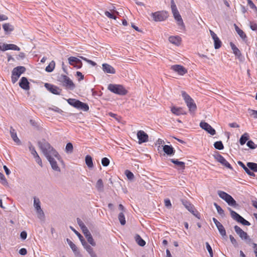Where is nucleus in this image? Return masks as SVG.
<instances>
[{"label":"nucleus","instance_id":"f257e3e1","mask_svg":"<svg viewBox=\"0 0 257 257\" xmlns=\"http://www.w3.org/2000/svg\"><path fill=\"white\" fill-rule=\"evenodd\" d=\"M38 145L46 157L52 155L58 160H60V157L58 152L47 142L40 141L38 142Z\"/></svg>","mask_w":257,"mask_h":257},{"label":"nucleus","instance_id":"f03ea898","mask_svg":"<svg viewBox=\"0 0 257 257\" xmlns=\"http://www.w3.org/2000/svg\"><path fill=\"white\" fill-rule=\"evenodd\" d=\"M182 96L189 108L190 113L194 114L197 109V106L194 100L185 91H182Z\"/></svg>","mask_w":257,"mask_h":257},{"label":"nucleus","instance_id":"7ed1b4c3","mask_svg":"<svg viewBox=\"0 0 257 257\" xmlns=\"http://www.w3.org/2000/svg\"><path fill=\"white\" fill-rule=\"evenodd\" d=\"M67 102L74 107L83 110L84 111H87L89 110V106L86 103H84L74 98H69L67 99Z\"/></svg>","mask_w":257,"mask_h":257},{"label":"nucleus","instance_id":"20e7f679","mask_svg":"<svg viewBox=\"0 0 257 257\" xmlns=\"http://www.w3.org/2000/svg\"><path fill=\"white\" fill-rule=\"evenodd\" d=\"M108 89L111 92L120 95H125L127 91L121 85L110 84L108 86Z\"/></svg>","mask_w":257,"mask_h":257},{"label":"nucleus","instance_id":"39448f33","mask_svg":"<svg viewBox=\"0 0 257 257\" xmlns=\"http://www.w3.org/2000/svg\"><path fill=\"white\" fill-rule=\"evenodd\" d=\"M217 194L219 197L224 200L229 206L235 207L237 205L235 200L227 193L219 190L217 191Z\"/></svg>","mask_w":257,"mask_h":257},{"label":"nucleus","instance_id":"423d86ee","mask_svg":"<svg viewBox=\"0 0 257 257\" xmlns=\"http://www.w3.org/2000/svg\"><path fill=\"white\" fill-rule=\"evenodd\" d=\"M26 71V68L24 66H17L13 69L12 72L11 79L13 83H15L18 80L22 74Z\"/></svg>","mask_w":257,"mask_h":257},{"label":"nucleus","instance_id":"0eeeda50","mask_svg":"<svg viewBox=\"0 0 257 257\" xmlns=\"http://www.w3.org/2000/svg\"><path fill=\"white\" fill-rule=\"evenodd\" d=\"M58 80L63 84V85L67 88H70V89H73L75 87L73 81L65 75H61L58 78Z\"/></svg>","mask_w":257,"mask_h":257},{"label":"nucleus","instance_id":"6e6552de","mask_svg":"<svg viewBox=\"0 0 257 257\" xmlns=\"http://www.w3.org/2000/svg\"><path fill=\"white\" fill-rule=\"evenodd\" d=\"M151 16L155 22L164 21L166 20L168 16V13L166 11H158L151 14Z\"/></svg>","mask_w":257,"mask_h":257},{"label":"nucleus","instance_id":"1a4fd4ad","mask_svg":"<svg viewBox=\"0 0 257 257\" xmlns=\"http://www.w3.org/2000/svg\"><path fill=\"white\" fill-rule=\"evenodd\" d=\"M181 202L184 207L193 215L196 216L198 219L200 218L199 213L195 210V207L193 205H192L190 202L185 199H182Z\"/></svg>","mask_w":257,"mask_h":257},{"label":"nucleus","instance_id":"9d476101","mask_svg":"<svg viewBox=\"0 0 257 257\" xmlns=\"http://www.w3.org/2000/svg\"><path fill=\"white\" fill-rule=\"evenodd\" d=\"M215 159L222 165L226 167V168L232 170L233 168L231 165L225 160V159L221 156L219 153H217L216 155H214Z\"/></svg>","mask_w":257,"mask_h":257},{"label":"nucleus","instance_id":"9b49d317","mask_svg":"<svg viewBox=\"0 0 257 257\" xmlns=\"http://www.w3.org/2000/svg\"><path fill=\"white\" fill-rule=\"evenodd\" d=\"M68 60L69 64L73 66L77 69H80L82 66V63L81 61L75 57L71 56L68 58Z\"/></svg>","mask_w":257,"mask_h":257},{"label":"nucleus","instance_id":"f8f14e48","mask_svg":"<svg viewBox=\"0 0 257 257\" xmlns=\"http://www.w3.org/2000/svg\"><path fill=\"white\" fill-rule=\"evenodd\" d=\"M200 126L211 135H214L216 134L215 130L208 123L205 121H201Z\"/></svg>","mask_w":257,"mask_h":257},{"label":"nucleus","instance_id":"ddd939ff","mask_svg":"<svg viewBox=\"0 0 257 257\" xmlns=\"http://www.w3.org/2000/svg\"><path fill=\"white\" fill-rule=\"evenodd\" d=\"M171 69L182 76L187 72V70L184 66L180 65H172L171 67Z\"/></svg>","mask_w":257,"mask_h":257},{"label":"nucleus","instance_id":"4468645a","mask_svg":"<svg viewBox=\"0 0 257 257\" xmlns=\"http://www.w3.org/2000/svg\"><path fill=\"white\" fill-rule=\"evenodd\" d=\"M45 87L52 93L56 95H59L62 89L59 88L58 87L49 83H45Z\"/></svg>","mask_w":257,"mask_h":257},{"label":"nucleus","instance_id":"2eb2a0df","mask_svg":"<svg viewBox=\"0 0 257 257\" xmlns=\"http://www.w3.org/2000/svg\"><path fill=\"white\" fill-rule=\"evenodd\" d=\"M139 143L142 144L148 141V135L143 131H139L137 133Z\"/></svg>","mask_w":257,"mask_h":257},{"label":"nucleus","instance_id":"dca6fc26","mask_svg":"<svg viewBox=\"0 0 257 257\" xmlns=\"http://www.w3.org/2000/svg\"><path fill=\"white\" fill-rule=\"evenodd\" d=\"M234 228L235 232L242 239L247 240L249 238V236L247 233L242 230V229H241L238 226H234Z\"/></svg>","mask_w":257,"mask_h":257},{"label":"nucleus","instance_id":"f3484780","mask_svg":"<svg viewBox=\"0 0 257 257\" xmlns=\"http://www.w3.org/2000/svg\"><path fill=\"white\" fill-rule=\"evenodd\" d=\"M46 158L49 161L52 168L54 170L57 172H60V168L58 167L56 161L54 158H53L52 155H50L46 157Z\"/></svg>","mask_w":257,"mask_h":257},{"label":"nucleus","instance_id":"a211bd4d","mask_svg":"<svg viewBox=\"0 0 257 257\" xmlns=\"http://www.w3.org/2000/svg\"><path fill=\"white\" fill-rule=\"evenodd\" d=\"M175 20L177 21V24L180 27V29L184 30L185 29V25L183 23L181 16L179 12L173 14Z\"/></svg>","mask_w":257,"mask_h":257},{"label":"nucleus","instance_id":"6ab92c4d","mask_svg":"<svg viewBox=\"0 0 257 257\" xmlns=\"http://www.w3.org/2000/svg\"><path fill=\"white\" fill-rule=\"evenodd\" d=\"M1 50L3 51H5L9 50H13L15 51H20V48L15 44H4L2 47Z\"/></svg>","mask_w":257,"mask_h":257},{"label":"nucleus","instance_id":"aec40b11","mask_svg":"<svg viewBox=\"0 0 257 257\" xmlns=\"http://www.w3.org/2000/svg\"><path fill=\"white\" fill-rule=\"evenodd\" d=\"M29 82L27 78L23 77L21 78L20 82L19 85L23 89L27 90L30 89Z\"/></svg>","mask_w":257,"mask_h":257},{"label":"nucleus","instance_id":"412c9836","mask_svg":"<svg viewBox=\"0 0 257 257\" xmlns=\"http://www.w3.org/2000/svg\"><path fill=\"white\" fill-rule=\"evenodd\" d=\"M102 70L105 73L110 74H115V69L108 64L104 63L102 64Z\"/></svg>","mask_w":257,"mask_h":257},{"label":"nucleus","instance_id":"4be33fe9","mask_svg":"<svg viewBox=\"0 0 257 257\" xmlns=\"http://www.w3.org/2000/svg\"><path fill=\"white\" fill-rule=\"evenodd\" d=\"M172 112L176 115H184L186 114V112L181 107H177L175 106H173L171 109Z\"/></svg>","mask_w":257,"mask_h":257},{"label":"nucleus","instance_id":"5701e85b","mask_svg":"<svg viewBox=\"0 0 257 257\" xmlns=\"http://www.w3.org/2000/svg\"><path fill=\"white\" fill-rule=\"evenodd\" d=\"M163 151L168 156L173 155L175 152L172 146L167 145L163 146Z\"/></svg>","mask_w":257,"mask_h":257},{"label":"nucleus","instance_id":"b1692460","mask_svg":"<svg viewBox=\"0 0 257 257\" xmlns=\"http://www.w3.org/2000/svg\"><path fill=\"white\" fill-rule=\"evenodd\" d=\"M230 47L233 51V54L237 57L238 59H240L241 56V53L240 50L236 47V46L232 43H230Z\"/></svg>","mask_w":257,"mask_h":257},{"label":"nucleus","instance_id":"393cba45","mask_svg":"<svg viewBox=\"0 0 257 257\" xmlns=\"http://www.w3.org/2000/svg\"><path fill=\"white\" fill-rule=\"evenodd\" d=\"M3 28L6 34H9L14 30V27L9 23L4 24Z\"/></svg>","mask_w":257,"mask_h":257},{"label":"nucleus","instance_id":"a878e982","mask_svg":"<svg viewBox=\"0 0 257 257\" xmlns=\"http://www.w3.org/2000/svg\"><path fill=\"white\" fill-rule=\"evenodd\" d=\"M10 134L12 138L15 142L17 143H20V141L17 137L16 132L13 127H11L10 128Z\"/></svg>","mask_w":257,"mask_h":257},{"label":"nucleus","instance_id":"bb28decb","mask_svg":"<svg viewBox=\"0 0 257 257\" xmlns=\"http://www.w3.org/2000/svg\"><path fill=\"white\" fill-rule=\"evenodd\" d=\"M170 161L172 163L179 167L180 169L182 170L185 169V166L184 162L179 161L177 159H170Z\"/></svg>","mask_w":257,"mask_h":257},{"label":"nucleus","instance_id":"cd10ccee","mask_svg":"<svg viewBox=\"0 0 257 257\" xmlns=\"http://www.w3.org/2000/svg\"><path fill=\"white\" fill-rule=\"evenodd\" d=\"M170 43L178 45L180 43L181 39L179 37L170 36L169 38Z\"/></svg>","mask_w":257,"mask_h":257},{"label":"nucleus","instance_id":"c85d7f7f","mask_svg":"<svg viewBox=\"0 0 257 257\" xmlns=\"http://www.w3.org/2000/svg\"><path fill=\"white\" fill-rule=\"evenodd\" d=\"M249 139V135L247 133L243 134L239 139V143L241 145L245 144L246 142Z\"/></svg>","mask_w":257,"mask_h":257},{"label":"nucleus","instance_id":"c756f323","mask_svg":"<svg viewBox=\"0 0 257 257\" xmlns=\"http://www.w3.org/2000/svg\"><path fill=\"white\" fill-rule=\"evenodd\" d=\"M229 210L230 211L231 217L234 220H235L238 222V220H239V219H240V217H241V216H240L239 214H238L235 211H233V210H232L230 208H229Z\"/></svg>","mask_w":257,"mask_h":257},{"label":"nucleus","instance_id":"7c9ffc66","mask_svg":"<svg viewBox=\"0 0 257 257\" xmlns=\"http://www.w3.org/2000/svg\"><path fill=\"white\" fill-rule=\"evenodd\" d=\"M135 240L137 243L141 246H144L146 244L145 241L139 234H137L135 236Z\"/></svg>","mask_w":257,"mask_h":257},{"label":"nucleus","instance_id":"2f4dec72","mask_svg":"<svg viewBox=\"0 0 257 257\" xmlns=\"http://www.w3.org/2000/svg\"><path fill=\"white\" fill-rule=\"evenodd\" d=\"M96 188L99 192H102L103 191V183L101 179L97 180L96 184Z\"/></svg>","mask_w":257,"mask_h":257},{"label":"nucleus","instance_id":"473e14b6","mask_svg":"<svg viewBox=\"0 0 257 257\" xmlns=\"http://www.w3.org/2000/svg\"><path fill=\"white\" fill-rule=\"evenodd\" d=\"M55 67V62L52 60L49 65L46 67L45 70L47 72H52Z\"/></svg>","mask_w":257,"mask_h":257},{"label":"nucleus","instance_id":"72a5a7b5","mask_svg":"<svg viewBox=\"0 0 257 257\" xmlns=\"http://www.w3.org/2000/svg\"><path fill=\"white\" fill-rule=\"evenodd\" d=\"M85 163L88 168H92L93 166L92 158L89 155H87L85 157Z\"/></svg>","mask_w":257,"mask_h":257},{"label":"nucleus","instance_id":"f704fd0d","mask_svg":"<svg viewBox=\"0 0 257 257\" xmlns=\"http://www.w3.org/2000/svg\"><path fill=\"white\" fill-rule=\"evenodd\" d=\"M33 156L34 159H35L36 162L41 167H42V162L41 160V159L39 157V155L38 154L37 152L36 151L34 153L31 154Z\"/></svg>","mask_w":257,"mask_h":257},{"label":"nucleus","instance_id":"c9c22d12","mask_svg":"<svg viewBox=\"0 0 257 257\" xmlns=\"http://www.w3.org/2000/svg\"><path fill=\"white\" fill-rule=\"evenodd\" d=\"M248 168L253 172H257V164L252 162H248L246 164Z\"/></svg>","mask_w":257,"mask_h":257},{"label":"nucleus","instance_id":"e433bc0d","mask_svg":"<svg viewBox=\"0 0 257 257\" xmlns=\"http://www.w3.org/2000/svg\"><path fill=\"white\" fill-rule=\"evenodd\" d=\"M34 206L36 210L40 209L41 202L39 198L34 197Z\"/></svg>","mask_w":257,"mask_h":257},{"label":"nucleus","instance_id":"4c0bfd02","mask_svg":"<svg viewBox=\"0 0 257 257\" xmlns=\"http://www.w3.org/2000/svg\"><path fill=\"white\" fill-rule=\"evenodd\" d=\"M214 147L216 149L222 150L224 149V146L221 141H217L214 143Z\"/></svg>","mask_w":257,"mask_h":257},{"label":"nucleus","instance_id":"58836bf2","mask_svg":"<svg viewBox=\"0 0 257 257\" xmlns=\"http://www.w3.org/2000/svg\"><path fill=\"white\" fill-rule=\"evenodd\" d=\"M171 8L172 14L179 12V11L177 9V6H176L174 0H171Z\"/></svg>","mask_w":257,"mask_h":257},{"label":"nucleus","instance_id":"ea45409f","mask_svg":"<svg viewBox=\"0 0 257 257\" xmlns=\"http://www.w3.org/2000/svg\"><path fill=\"white\" fill-rule=\"evenodd\" d=\"M73 147L71 143H68L66 144L65 151L67 153H71L73 152Z\"/></svg>","mask_w":257,"mask_h":257},{"label":"nucleus","instance_id":"a19ab883","mask_svg":"<svg viewBox=\"0 0 257 257\" xmlns=\"http://www.w3.org/2000/svg\"><path fill=\"white\" fill-rule=\"evenodd\" d=\"M118 219L120 224L122 225H124L126 223L125 217L124 214L122 212H120L118 214Z\"/></svg>","mask_w":257,"mask_h":257},{"label":"nucleus","instance_id":"79ce46f5","mask_svg":"<svg viewBox=\"0 0 257 257\" xmlns=\"http://www.w3.org/2000/svg\"><path fill=\"white\" fill-rule=\"evenodd\" d=\"M86 238L87 239L88 242L92 246H95L96 245L95 242L94 241L91 234L86 235Z\"/></svg>","mask_w":257,"mask_h":257},{"label":"nucleus","instance_id":"37998d69","mask_svg":"<svg viewBox=\"0 0 257 257\" xmlns=\"http://www.w3.org/2000/svg\"><path fill=\"white\" fill-rule=\"evenodd\" d=\"M213 205L215 207L218 213L221 216H223L224 215V210L221 208V207L219 205H218L216 203H214Z\"/></svg>","mask_w":257,"mask_h":257},{"label":"nucleus","instance_id":"c03bdc74","mask_svg":"<svg viewBox=\"0 0 257 257\" xmlns=\"http://www.w3.org/2000/svg\"><path fill=\"white\" fill-rule=\"evenodd\" d=\"M236 31L237 33V34L239 35V36L243 39H245L246 38V36L245 34L243 32L242 30L240 29L239 28L236 27Z\"/></svg>","mask_w":257,"mask_h":257},{"label":"nucleus","instance_id":"a18cd8bd","mask_svg":"<svg viewBox=\"0 0 257 257\" xmlns=\"http://www.w3.org/2000/svg\"><path fill=\"white\" fill-rule=\"evenodd\" d=\"M213 41L214 43V48L215 49H218L221 47L222 43L219 38H217Z\"/></svg>","mask_w":257,"mask_h":257},{"label":"nucleus","instance_id":"49530a36","mask_svg":"<svg viewBox=\"0 0 257 257\" xmlns=\"http://www.w3.org/2000/svg\"><path fill=\"white\" fill-rule=\"evenodd\" d=\"M217 229H218V231L219 232L220 234H221V235H222L223 237L226 236V230H225L224 227H223V226L222 225V224L221 225H220V226H219L218 227H217Z\"/></svg>","mask_w":257,"mask_h":257},{"label":"nucleus","instance_id":"de8ad7c7","mask_svg":"<svg viewBox=\"0 0 257 257\" xmlns=\"http://www.w3.org/2000/svg\"><path fill=\"white\" fill-rule=\"evenodd\" d=\"M205 244H206V249L209 253L210 256L213 257V250L212 249L211 246H210V245L209 244V243L208 242H206L205 243Z\"/></svg>","mask_w":257,"mask_h":257},{"label":"nucleus","instance_id":"09e8293b","mask_svg":"<svg viewBox=\"0 0 257 257\" xmlns=\"http://www.w3.org/2000/svg\"><path fill=\"white\" fill-rule=\"evenodd\" d=\"M246 145L251 149H254L257 148V145H255L253 142L251 140L247 142Z\"/></svg>","mask_w":257,"mask_h":257},{"label":"nucleus","instance_id":"8fccbe9b","mask_svg":"<svg viewBox=\"0 0 257 257\" xmlns=\"http://www.w3.org/2000/svg\"><path fill=\"white\" fill-rule=\"evenodd\" d=\"M125 175L129 180H132L134 177V174L128 170L125 171Z\"/></svg>","mask_w":257,"mask_h":257},{"label":"nucleus","instance_id":"3c124183","mask_svg":"<svg viewBox=\"0 0 257 257\" xmlns=\"http://www.w3.org/2000/svg\"><path fill=\"white\" fill-rule=\"evenodd\" d=\"M0 182L3 185H7L8 182L4 175L0 172Z\"/></svg>","mask_w":257,"mask_h":257},{"label":"nucleus","instance_id":"603ef678","mask_svg":"<svg viewBox=\"0 0 257 257\" xmlns=\"http://www.w3.org/2000/svg\"><path fill=\"white\" fill-rule=\"evenodd\" d=\"M109 160L106 157L103 158L101 160V164L104 167L108 166L109 165Z\"/></svg>","mask_w":257,"mask_h":257},{"label":"nucleus","instance_id":"864d4df0","mask_svg":"<svg viewBox=\"0 0 257 257\" xmlns=\"http://www.w3.org/2000/svg\"><path fill=\"white\" fill-rule=\"evenodd\" d=\"M37 213L38 214V217L39 219H44L45 215L43 211L41 208L40 209H39L38 210H36Z\"/></svg>","mask_w":257,"mask_h":257},{"label":"nucleus","instance_id":"5fc2aeb1","mask_svg":"<svg viewBox=\"0 0 257 257\" xmlns=\"http://www.w3.org/2000/svg\"><path fill=\"white\" fill-rule=\"evenodd\" d=\"M238 222H239L244 225L249 226L250 225V223L242 216L240 217V219H239Z\"/></svg>","mask_w":257,"mask_h":257},{"label":"nucleus","instance_id":"6e6d98bb","mask_svg":"<svg viewBox=\"0 0 257 257\" xmlns=\"http://www.w3.org/2000/svg\"><path fill=\"white\" fill-rule=\"evenodd\" d=\"M244 170L246 173V174L247 175H248L249 176H250L251 177H255V174L253 172H251L250 171L251 170L249 168H248L247 166L246 168H245V169Z\"/></svg>","mask_w":257,"mask_h":257},{"label":"nucleus","instance_id":"4d7b16f0","mask_svg":"<svg viewBox=\"0 0 257 257\" xmlns=\"http://www.w3.org/2000/svg\"><path fill=\"white\" fill-rule=\"evenodd\" d=\"M247 4L250 7V8L254 10V11H257V8L253 4V3L251 0H247Z\"/></svg>","mask_w":257,"mask_h":257},{"label":"nucleus","instance_id":"13d9d810","mask_svg":"<svg viewBox=\"0 0 257 257\" xmlns=\"http://www.w3.org/2000/svg\"><path fill=\"white\" fill-rule=\"evenodd\" d=\"M67 241L72 250H75L76 248H77L76 245L74 243H73L70 239L67 238Z\"/></svg>","mask_w":257,"mask_h":257},{"label":"nucleus","instance_id":"bf43d9fd","mask_svg":"<svg viewBox=\"0 0 257 257\" xmlns=\"http://www.w3.org/2000/svg\"><path fill=\"white\" fill-rule=\"evenodd\" d=\"M70 228L77 235V236L78 237L80 240L81 239H82L83 238H84L83 237V236L80 233H79L77 230H76L73 227L70 226Z\"/></svg>","mask_w":257,"mask_h":257},{"label":"nucleus","instance_id":"052dcab7","mask_svg":"<svg viewBox=\"0 0 257 257\" xmlns=\"http://www.w3.org/2000/svg\"><path fill=\"white\" fill-rule=\"evenodd\" d=\"M229 238H230V241L232 243V244L235 247H236L238 245L237 242L236 240V239L234 238V237L232 235H229Z\"/></svg>","mask_w":257,"mask_h":257},{"label":"nucleus","instance_id":"680f3d73","mask_svg":"<svg viewBox=\"0 0 257 257\" xmlns=\"http://www.w3.org/2000/svg\"><path fill=\"white\" fill-rule=\"evenodd\" d=\"M105 15L109 18L113 19L114 20H116V17L114 16L113 14L109 12L108 11H106L105 12Z\"/></svg>","mask_w":257,"mask_h":257},{"label":"nucleus","instance_id":"e2e57ef3","mask_svg":"<svg viewBox=\"0 0 257 257\" xmlns=\"http://www.w3.org/2000/svg\"><path fill=\"white\" fill-rule=\"evenodd\" d=\"M81 229L83 233L85 235V237L86 236V235H88V234H91L90 233L89 231L88 230L87 227L86 226L83 227Z\"/></svg>","mask_w":257,"mask_h":257},{"label":"nucleus","instance_id":"0e129e2a","mask_svg":"<svg viewBox=\"0 0 257 257\" xmlns=\"http://www.w3.org/2000/svg\"><path fill=\"white\" fill-rule=\"evenodd\" d=\"M74 255L76 257H82V255L79 251V250L78 249V248H76L75 250H73Z\"/></svg>","mask_w":257,"mask_h":257},{"label":"nucleus","instance_id":"69168bd1","mask_svg":"<svg viewBox=\"0 0 257 257\" xmlns=\"http://www.w3.org/2000/svg\"><path fill=\"white\" fill-rule=\"evenodd\" d=\"M29 149L31 154H33L36 151L34 147L30 142L29 143Z\"/></svg>","mask_w":257,"mask_h":257},{"label":"nucleus","instance_id":"338daca9","mask_svg":"<svg viewBox=\"0 0 257 257\" xmlns=\"http://www.w3.org/2000/svg\"><path fill=\"white\" fill-rule=\"evenodd\" d=\"M165 205L167 208H170L172 206V204L170 199H166L165 200Z\"/></svg>","mask_w":257,"mask_h":257},{"label":"nucleus","instance_id":"774afa93","mask_svg":"<svg viewBox=\"0 0 257 257\" xmlns=\"http://www.w3.org/2000/svg\"><path fill=\"white\" fill-rule=\"evenodd\" d=\"M250 28L253 31L257 30V25L255 23L250 22Z\"/></svg>","mask_w":257,"mask_h":257}]
</instances>
